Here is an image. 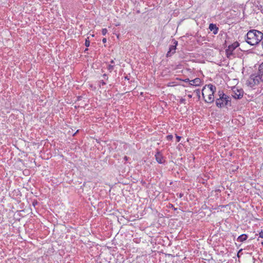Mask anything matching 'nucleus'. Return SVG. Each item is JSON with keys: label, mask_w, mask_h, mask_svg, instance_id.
I'll return each instance as SVG.
<instances>
[{"label": "nucleus", "mask_w": 263, "mask_h": 263, "mask_svg": "<svg viewBox=\"0 0 263 263\" xmlns=\"http://www.w3.org/2000/svg\"><path fill=\"white\" fill-rule=\"evenodd\" d=\"M85 45L86 47H89L90 45V42L88 40H86Z\"/></svg>", "instance_id": "2eb2a0df"}, {"label": "nucleus", "mask_w": 263, "mask_h": 263, "mask_svg": "<svg viewBox=\"0 0 263 263\" xmlns=\"http://www.w3.org/2000/svg\"><path fill=\"white\" fill-rule=\"evenodd\" d=\"M219 98L216 100V105L218 107L221 108L230 104L231 98L222 91H218Z\"/></svg>", "instance_id": "7ed1b4c3"}, {"label": "nucleus", "mask_w": 263, "mask_h": 263, "mask_svg": "<svg viewBox=\"0 0 263 263\" xmlns=\"http://www.w3.org/2000/svg\"><path fill=\"white\" fill-rule=\"evenodd\" d=\"M114 65H109L108 66V67H107V69L108 70L110 71V72H111L113 69H114Z\"/></svg>", "instance_id": "f8f14e48"}, {"label": "nucleus", "mask_w": 263, "mask_h": 263, "mask_svg": "<svg viewBox=\"0 0 263 263\" xmlns=\"http://www.w3.org/2000/svg\"><path fill=\"white\" fill-rule=\"evenodd\" d=\"M100 84H101L102 85H105V84H106L105 82H104L103 80H102V81H101L100 82Z\"/></svg>", "instance_id": "6ab92c4d"}, {"label": "nucleus", "mask_w": 263, "mask_h": 263, "mask_svg": "<svg viewBox=\"0 0 263 263\" xmlns=\"http://www.w3.org/2000/svg\"><path fill=\"white\" fill-rule=\"evenodd\" d=\"M258 77L261 81H263V62L259 66Z\"/></svg>", "instance_id": "9d476101"}, {"label": "nucleus", "mask_w": 263, "mask_h": 263, "mask_svg": "<svg viewBox=\"0 0 263 263\" xmlns=\"http://www.w3.org/2000/svg\"><path fill=\"white\" fill-rule=\"evenodd\" d=\"M263 39V33L256 30H251L247 33L246 41L250 45L258 44Z\"/></svg>", "instance_id": "f257e3e1"}, {"label": "nucleus", "mask_w": 263, "mask_h": 263, "mask_svg": "<svg viewBox=\"0 0 263 263\" xmlns=\"http://www.w3.org/2000/svg\"><path fill=\"white\" fill-rule=\"evenodd\" d=\"M124 159L125 161H127V160H128V158H127V156H125V157H124Z\"/></svg>", "instance_id": "5701e85b"}, {"label": "nucleus", "mask_w": 263, "mask_h": 263, "mask_svg": "<svg viewBox=\"0 0 263 263\" xmlns=\"http://www.w3.org/2000/svg\"><path fill=\"white\" fill-rule=\"evenodd\" d=\"M237 256L239 257V252L237 254Z\"/></svg>", "instance_id": "393cba45"}, {"label": "nucleus", "mask_w": 263, "mask_h": 263, "mask_svg": "<svg viewBox=\"0 0 263 263\" xmlns=\"http://www.w3.org/2000/svg\"><path fill=\"white\" fill-rule=\"evenodd\" d=\"M201 83H202L201 80H200V79L198 78L190 81V85L195 86H199L201 85Z\"/></svg>", "instance_id": "0eeeda50"}, {"label": "nucleus", "mask_w": 263, "mask_h": 263, "mask_svg": "<svg viewBox=\"0 0 263 263\" xmlns=\"http://www.w3.org/2000/svg\"><path fill=\"white\" fill-rule=\"evenodd\" d=\"M209 28L210 30V31L213 32V34H217L219 28L216 26L215 24H210Z\"/></svg>", "instance_id": "6e6552de"}, {"label": "nucleus", "mask_w": 263, "mask_h": 263, "mask_svg": "<svg viewBox=\"0 0 263 263\" xmlns=\"http://www.w3.org/2000/svg\"><path fill=\"white\" fill-rule=\"evenodd\" d=\"M103 77L104 78H106L107 79V75L106 74H104Z\"/></svg>", "instance_id": "4be33fe9"}, {"label": "nucleus", "mask_w": 263, "mask_h": 263, "mask_svg": "<svg viewBox=\"0 0 263 263\" xmlns=\"http://www.w3.org/2000/svg\"><path fill=\"white\" fill-rule=\"evenodd\" d=\"M239 45V43L235 42L228 46V48L226 50V56L228 59H231L235 57L233 51L238 47Z\"/></svg>", "instance_id": "20e7f679"}, {"label": "nucleus", "mask_w": 263, "mask_h": 263, "mask_svg": "<svg viewBox=\"0 0 263 263\" xmlns=\"http://www.w3.org/2000/svg\"><path fill=\"white\" fill-rule=\"evenodd\" d=\"M102 42L105 43L106 42V38H103V40H102Z\"/></svg>", "instance_id": "412c9836"}, {"label": "nucleus", "mask_w": 263, "mask_h": 263, "mask_svg": "<svg viewBox=\"0 0 263 263\" xmlns=\"http://www.w3.org/2000/svg\"><path fill=\"white\" fill-rule=\"evenodd\" d=\"M262 48H263V42H262Z\"/></svg>", "instance_id": "bb28decb"}, {"label": "nucleus", "mask_w": 263, "mask_h": 263, "mask_svg": "<svg viewBox=\"0 0 263 263\" xmlns=\"http://www.w3.org/2000/svg\"><path fill=\"white\" fill-rule=\"evenodd\" d=\"M189 97L190 98H191V97H192V96H191V95H189Z\"/></svg>", "instance_id": "a878e982"}, {"label": "nucleus", "mask_w": 263, "mask_h": 263, "mask_svg": "<svg viewBox=\"0 0 263 263\" xmlns=\"http://www.w3.org/2000/svg\"><path fill=\"white\" fill-rule=\"evenodd\" d=\"M183 81L185 82H190V81H191L189 79H186L185 80H183Z\"/></svg>", "instance_id": "aec40b11"}, {"label": "nucleus", "mask_w": 263, "mask_h": 263, "mask_svg": "<svg viewBox=\"0 0 263 263\" xmlns=\"http://www.w3.org/2000/svg\"><path fill=\"white\" fill-rule=\"evenodd\" d=\"M248 238L246 234H242L237 238V241L239 242H243L246 240Z\"/></svg>", "instance_id": "9b49d317"}, {"label": "nucleus", "mask_w": 263, "mask_h": 263, "mask_svg": "<svg viewBox=\"0 0 263 263\" xmlns=\"http://www.w3.org/2000/svg\"><path fill=\"white\" fill-rule=\"evenodd\" d=\"M173 138V137L172 135H169L166 136V139L167 140H172Z\"/></svg>", "instance_id": "4468645a"}, {"label": "nucleus", "mask_w": 263, "mask_h": 263, "mask_svg": "<svg viewBox=\"0 0 263 263\" xmlns=\"http://www.w3.org/2000/svg\"><path fill=\"white\" fill-rule=\"evenodd\" d=\"M107 29L106 28H104L102 30V34L103 35H106V34L107 33Z\"/></svg>", "instance_id": "ddd939ff"}, {"label": "nucleus", "mask_w": 263, "mask_h": 263, "mask_svg": "<svg viewBox=\"0 0 263 263\" xmlns=\"http://www.w3.org/2000/svg\"><path fill=\"white\" fill-rule=\"evenodd\" d=\"M178 44V42L176 41H174L173 44L171 45L169 48V50L166 53V57H171L173 54L176 52V46Z\"/></svg>", "instance_id": "423d86ee"}, {"label": "nucleus", "mask_w": 263, "mask_h": 263, "mask_svg": "<svg viewBox=\"0 0 263 263\" xmlns=\"http://www.w3.org/2000/svg\"><path fill=\"white\" fill-rule=\"evenodd\" d=\"M216 91V87L212 84H209L203 87L202 89V95L204 98L205 93H207L208 98L204 100L208 103H211L214 101V94Z\"/></svg>", "instance_id": "f03ea898"}, {"label": "nucleus", "mask_w": 263, "mask_h": 263, "mask_svg": "<svg viewBox=\"0 0 263 263\" xmlns=\"http://www.w3.org/2000/svg\"><path fill=\"white\" fill-rule=\"evenodd\" d=\"M195 92L196 93H197V96H198L199 97H200V91L199 89H196L195 90Z\"/></svg>", "instance_id": "dca6fc26"}, {"label": "nucleus", "mask_w": 263, "mask_h": 263, "mask_svg": "<svg viewBox=\"0 0 263 263\" xmlns=\"http://www.w3.org/2000/svg\"><path fill=\"white\" fill-rule=\"evenodd\" d=\"M181 137L180 136L176 135L177 142H178L180 141Z\"/></svg>", "instance_id": "f3484780"}, {"label": "nucleus", "mask_w": 263, "mask_h": 263, "mask_svg": "<svg viewBox=\"0 0 263 263\" xmlns=\"http://www.w3.org/2000/svg\"><path fill=\"white\" fill-rule=\"evenodd\" d=\"M155 157L157 161L160 163L162 164L164 162L163 157H162V155L159 153L157 152L155 155Z\"/></svg>", "instance_id": "1a4fd4ad"}, {"label": "nucleus", "mask_w": 263, "mask_h": 263, "mask_svg": "<svg viewBox=\"0 0 263 263\" xmlns=\"http://www.w3.org/2000/svg\"><path fill=\"white\" fill-rule=\"evenodd\" d=\"M110 63H111V64H114V60H111V61H110Z\"/></svg>", "instance_id": "b1692460"}, {"label": "nucleus", "mask_w": 263, "mask_h": 263, "mask_svg": "<svg viewBox=\"0 0 263 263\" xmlns=\"http://www.w3.org/2000/svg\"><path fill=\"white\" fill-rule=\"evenodd\" d=\"M243 95V91L242 89H238L234 87L232 89V96L236 99H241Z\"/></svg>", "instance_id": "39448f33"}, {"label": "nucleus", "mask_w": 263, "mask_h": 263, "mask_svg": "<svg viewBox=\"0 0 263 263\" xmlns=\"http://www.w3.org/2000/svg\"><path fill=\"white\" fill-rule=\"evenodd\" d=\"M259 237L263 238V232H262V231H261V232L259 233Z\"/></svg>", "instance_id": "a211bd4d"}]
</instances>
